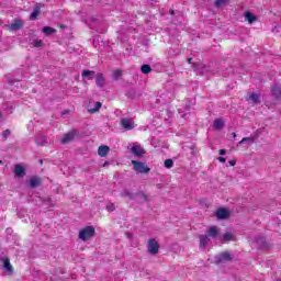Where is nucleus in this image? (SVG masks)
<instances>
[{
  "label": "nucleus",
  "mask_w": 281,
  "mask_h": 281,
  "mask_svg": "<svg viewBox=\"0 0 281 281\" xmlns=\"http://www.w3.org/2000/svg\"><path fill=\"white\" fill-rule=\"evenodd\" d=\"M81 76H82V78H89V76H95V71H93V70H83Z\"/></svg>",
  "instance_id": "obj_30"
},
{
  "label": "nucleus",
  "mask_w": 281,
  "mask_h": 281,
  "mask_svg": "<svg viewBox=\"0 0 281 281\" xmlns=\"http://www.w3.org/2000/svg\"><path fill=\"white\" fill-rule=\"evenodd\" d=\"M138 196H139L140 201H148L149 200L148 195H146V193H143V192L138 193Z\"/></svg>",
  "instance_id": "obj_36"
},
{
  "label": "nucleus",
  "mask_w": 281,
  "mask_h": 281,
  "mask_svg": "<svg viewBox=\"0 0 281 281\" xmlns=\"http://www.w3.org/2000/svg\"><path fill=\"white\" fill-rule=\"evenodd\" d=\"M90 80H93V77H89Z\"/></svg>",
  "instance_id": "obj_43"
},
{
  "label": "nucleus",
  "mask_w": 281,
  "mask_h": 281,
  "mask_svg": "<svg viewBox=\"0 0 281 281\" xmlns=\"http://www.w3.org/2000/svg\"><path fill=\"white\" fill-rule=\"evenodd\" d=\"M0 25H1V20H0Z\"/></svg>",
  "instance_id": "obj_45"
},
{
  "label": "nucleus",
  "mask_w": 281,
  "mask_h": 281,
  "mask_svg": "<svg viewBox=\"0 0 281 281\" xmlns=\"http://www.w3.org/2000/svg\"><path fill=\"white\" fill-rule=\"evenodd\" d=\"M171 14H175V11H171Z\"/></svg>",
  "instance_id": "obj_44"
},
{
  "label": "nucleus",
  "mask_w": 281,
  "mask_h": 281,
  "mask_svg": "<svg viewBox=\"0 0 281 281\" xmlns=\"http://www.w3.org/2000/svg\"><path fill=\"white\" fill-rule=\"evenodd\" d=\"M105 207H106L108 212H115L114 203H108Z\"/></svg>",
  "instance_id": "obj_32"
},
{
  "label": "nucleus",
  "mask_w": 281,
  "mask_h": 281,
  "mask_svg": "<svg viewBox=\"0 0 281 281\" xmlns=\"http://www.w3.org/2000/svg\"><path fill=\"white\" fill-rule=\"evenodd\" d=\"M9 135H12V132L10 130H5L2 132V137H3L4 142H5V139H8Z\"/></svg>",
  "instance_id": "obj_34"
},
{
  "label": "nucleus",
  "mask_w": 281,
  "mask_h": 281,
  "mask_svg": "<svg viewBox=\"0 0 281 281\" xmlns=\"http://www.w3.org/2000/svg\"><path fill=\"white\" fill-rule=\"evenodd\" d=\"M147 250L150 256H157L159 254V243L151 238L147 241Z\"/></svg>",
  "instance_id": "obj_3"
},
{
  "label": "nucleus",
  "mask_w": 281,
  "mask_h": 281,
  "mask_svg": "<svg viewBox=\"0 0 281 281\" xmlns=\"http://www.w3.org/2000/svg\"><path fill=\"white\" fill-rule=\"evenodd\" d=\"M210 237L207 234L201 235L200 236V249H205L207 245L210 244Z\"/></svg>",
  "instance_id": "obj_12"
},
{
  "label": "nucleus",
  "mask_w": 281,
  "mask_h": 281,
  "mask_svg": "<svg viewBox=\"0 0 281 281\" xmlns=\"http://www.w3.org/2000/svg\"><path fill=\"white\" fill-rule=\"evenodd\" d=\"M188 63H192V57H190V58L188 59Z\"/></svg>",
  "instance_id": "obj_41"
},
{
  "label": "nucleus",
  "mask_w": 281,
  "mask_h": 281,
  "mask_svg": "<svg viewBox=\"0 0 281 281\" xmlns=\"http://www.w3.org/2000/svg\"><path fill=\"white\" fill-rule=\"evenodd\" d=\"M216 217L220 220L229 218V212L226 209H220L216 211Z\"/></svg>",
  "instance_id": "obj_14"
},
{
  "label": "nucleus",
  "mask_w": 281,
  "mask_h": 281,
  "mask_svg": "<svg viewBox=\"0 0 281 281\" xmlns=\"http://www.w3.org/2000/svg\"><path fill=\"white\" fill-rule=\"evenodd\" d=\"M225 149H220V155H225Z\"/></svg>",
  "instance_id": "obj_39"
},
{
  "label": "nucleus",
  "mask_w": 281,
  "mask_h": 281,
  "mask_svg": "<svg viewBox=\"0 0 281 281\" xmlns=\"http://www.w3.org/2000/svg\"><path fill=\"white\" fill-rule=\"evenodd\" d=\"M224 3H227V0H215V8H221Z\"/></svg>",
  "instance_id": "obj_33"
},
{
  "label": "nucleus",
  "mask_w": 281,
  "mask_h": 281,
  "mask_svg": "<svg viewBox=\"0 0 281 281\" xmlns=\"http://www.w3.org/2000/svg\"><path fill=\"white\" fill-rule=\"evenodd\" d=\"M42 32L49 36V34H56V29H53L50 26H44Z\"/></svg>",
  "instance_id": "obj_26"
},
{
  "label": "nucleus",
  "mask_w": 281,
  "mask_h": 281,
  "mask_svg": "<svg viewBox=\"0 0 281 281\" xmlns=\"http://www.w3.org/2000/svg\"><path fill=\"white\" fill-rule=\"evenodd\" d=\"M106 166H109V161H105V162L103 164V168H106Z\"/></svg>",
  "instance_id": "obj_40"
},
{
  "label": "nucleus",
  "mask_w": 281,
  "mask_h": 281,
  "mask_svg": "<svg viewBox=\"0 0 281 281\" xmlns=\"http://www.w3.org/2000/svg\"><path fill=\"white\" fill-rule=\"evenodd\" d=\"M233 257L229 252H222L215 257L216 265H223V262H232Z\"/></svg>",
  "instance_id": "obj_4"
},
{
  "label": "nucleus",
  "mask_w": 281,
  "mask_h": 281,
  "mask_svg": "<svg viewBox=\"0 0 281 281\" xmlns=\"http://www.w3.org/2000/svg\"><path fill=\"white\" fill-rule=\"evenodd\" d=\"M41 186V179L38 178H31L30 180V188H38Z\"/></svg>",
  "instance_id": "obj_25"
},
{
  "label": "nucleus",
  "mask_w": 281,
  "mask_h": 281,
  "mask_svg": "<svg viewBox=\"0 0 281 281\" xmlns=\"http://www.w3.org/2000/svg\"><path fill=\"white\" fill-rule=\"evenodd\" d=\"M140 71L142 74L148 75L150 71H153V68H150V65L145 64L140 67Z\"/></svg>",
  "instance_id": "obj_28"
},
{
  "label": "nucleus",
  "mask_w": 281,
  "mask_h": 281,
  "mask_svg": "<svg viewBox=\"0 0 281 281\" xmlns=\"http://www.w3.org/2000/svg\"><path fill=\"white\" fill-rule=\"evenodd\" d=\"M218 161H221V164H225V161H227V159L225 157H218Z\"/></svg>",
  "instance_id": "obj_37"
},
{
  "label": "nucleus",
  "mask_w": 281,
  "mask_h": 281,
  "mask_svg": "<svg viewBox=\"0 0 281 281\" xmlns=\"http://www.w3.org/2000/svg\"><path fill=\"white\" fill-rule=\"evenodd\" d=\"M1 262L2 269L8 273V276H12V273H14V269L12 268V263H10V259L4 257L1 259Z\"/></svg>",
  "instance_id": "obj_7"
},
{
  "label": "nucleus",
  "mask_w": 281,
  "mask_h": 281,
  "mask_svg": "<svg viewBox=\"0 0 281 281\" xmlns=\"http://www.w3.org/2000/svg\"><path fill=\"white\" fill-rule=\"evenodd\" d=\"M246 100L247 102H251V104H260V95L256 92H250Z\"/></svg>",
  "instance_id": "obj_11"
},
{
  "label": "nucleus",
  "mask_w": 281,
  "mask_h": 281,
  "mask_svg": "<svg viewBox=\"0 0 281 281\" xmlns=\"http://www.w3.org/2000/svg\"><path fill=\"white\" fill-rule=\"evenodd\" d=\"M229 240H234V234L225 233L223 236H220L221 243H229Z\"/></svg>",
  "instance_id": "obj_17"
},
{
  "label": "nucleus",
  "mask_w": 281,
  "mask_h": 281,
  "mask_svg": "<svg viewBox=\"0 0 281 281\" xmlns=\"http://www.w3.org/2000/svg\"><path fill=\"white\" fill-rule=\"evenodd\" d=\"M132 166H134L135 172L140 175H148V172H150V168L146 166V162L132 160Z\"/></svg>",
  "instance_id": "obj_2"
},
{
  "label": "nucleus",
  "mask_w": 281,
  "mask_h": 281,
  "mask_svg": "<svg viewBox=\"0 0 281 281\" xmlns=\"http://www.w3.org/2000/svg\"><path fill=\"white\" fill-rule=\"evenodd\" d=\"M95 82H97V87H104V75L102 74H97V77H95Z\"/></svg>",
  "instance_id": "obj_21"
},
{
  "label": "nucleus",
  "mask_w": 281,
  "mask_h": 281,
  "mask_svg": "<svg viewBox=\"0 0 281 281\" xmlns=\"http://www.w3.org/2000/svg\"><path fill=\"white\" fill-rule=\"evenodd\" d=\"M172 166H175V161H172V159L165 160V168H172Z\"/></svg>",
  "instance_id": "obj_31"
},
{
  "label": "nucleus",
  "mask_w": 281,
  "mask_h": 281,
  "mask_svg": "<svg viewBox=\"0 0 281 281\" xmlns=\"http://www.w3.org/2000/svg\"><path fill=\"white\" fill-rule=\"evenodd\" d=\"M95 236V228L93 226H87L79 232V239L87 241L91 240Z\"/></svg>",
  "instance_id": "obj_1"
},
{
  "label": "nucleus",
  "mask_w": 281,
  "mask_h": 281,
  "mask_svg": "<svg viewBox=\"0 0 281 281\" xmlns=\"http://www.w3.org/2000/svg\"><path fill=\"white\" fill-rule=\"evenodd\" d=\"M206 235L209 238H213V239L218 238V240H221V231L217 228V226L209 227Z\"/></svg>",
  "instance_id": "obj_6"
},
{
  "label": "nucleus",
  "mask_w": 281,
  "mask_h": 281,
  "mask_svg": "<svg viewBox=\"0 0 281 281\" xmlns=\"http://www.w3.org/2000/svg\"><path fill=\"white\" fill-rule=\"evenodd\" d=\"M112 78H113V80H120V78H122V71L120 69L113 70Z\"/></svg>",
  "instance_id": "obj_29"
},
{
  "label": "nucleus",
  "mask_w": 281,
  "mask_h": 281,
  "mask_svg": "<svg viewBox=\"0 0 281 281\" xmlns=\"http://www.w3.org/2000/svg\"><path fill=\"white\" fill-rule=\"evenodd\" d=\"M271 91H272V94L276 95V98H281V86L279 85L272 86Z\"/></svg>",
  "instance_id": "obj_23"
},
{
  "label": "nucleus",
  "mask_w": 281,
  "mask_h": 281,
  "mask_svg": "<svg viewBox=\"0 0 281 281\" xmlns=\"http://www.w3.org/2000/svg\"><path fill=\"white\" fill-rule=\"evenodd\" d=\"M35 142L37 146H45V144H47V137H45L44 135H38Z\"/></svg>",
  "instance_id": "obj_22"
},
{
  "label": "nucleus",
  "mask_w": 281,
  "mask_h": 281,
  "mask_svg": "<svg viewBox=\"0 0 281 281\" xmlns=\"http://www.w3.org/2000/svg\"><path fill=\"white\" fill-rule=\"evenodd\" d=\"M131 153L135 155V157H142L143 155H146V150H144V147L139 144H133L131 147Z\"/></svg>",
  "instance_id": "obj_8"
},
{
  "label": "nucleus",
  "mask_w": 281,
  "mask_h": 281,
  "mask_svg": "<svg viewBox=\"0 0 281 281\" xmlns=\"http://www.w3.org/2000/svg\"><path fill=\"white\" fill-rule=\"evenodd\" d=\"M228 164L229 166H236V160H229Z\"/></svg>",
  "instance_id": "obj_38"
},
{
  "label": "nucleus",
  "mask_w": 281,
  "mask_h": 281,
  "mask_svg": "<svg viewBox=\"0 0 281 281\" xmlns=\"http://www.w3.org/2000/svg\"><path fill=\"white\" fill-rule=\"evenodd\" d=\"M223 126H225V122L223 121V119H217L213 123V128H215V131H221Z\"/></svg>",
  "instance_id": "obj_19"
},
{
  "label": "nucleus",
  "mask_w": 281,
  "mask_h": 281,
  "mask_svg": "<svg viewBox=\"0 0 281 281\" xmlns=\"http://www.w3.org/2000/svg\"><path fill=\"white\" fill-rule=\"evenodd\" d=\"M41 14V4H36L31 13V21H35L36 16Z\"/></svg>",
  "instance_id": "obj_20"
},
{
  "label": "nucleus",
  "mask_w": 281,
  "mask_h": 281,
  "mask_svg": "<svg viewBox=\"0 0 281 281\" xmlns=\"http://www.w3.org/2000/svg\"><path fill=\"white\" fill-rule=\"evenodd\" d=\"M247 142L248 146H254V143L256 142V137L250 136V137H244L239 144H245Z\"/></svg>",
  "instance_id": "obj_24"
},
{
  "label": "nucleus",
  "mask_w": 281,
  "mask_h": 281,
  "mask_svg": "<svg viewBox=\"0 0 281 281\" xmlns=\"http://www.w3.org/2000/svg\"><path fill=\"white\" fill-rule=\"evenodd\" d=\"M110 150H111V148H109V146L102 145L98 149V155H99V157H106V155H109Z\"/></svg>",
  "instance_id": "obj_15"
},
{
  "label": "nucleus",
  "mask_w": 281,
  "mask_h": 281,
  "mask_svg": "<svg viewBox=\"0 0 281 281\" xmlns=\"http://www.w3.org/2000/svg\"><path fill=\"white\" fill-rule=\"evenodd\" d=\"M14 173L15 177L23 178L25 177V168H23L21 165H15Z\"/></svg>",
  "instance_id": "obj_16"
},
{
  "label": "nucleus",
  "mask_w": 281,
  "mask_h": 281,
  "mask_svg": "<svg viewBox=\"0 0 281 281\" xmlns=\"http://www.w3.org/2000/svg\"><path fill=\"white\" fill-rule=\"evenodd\" d=\"M233 137H236V133H233Z\"/></svg>",
  "instance_id": "obj_42"
},
{
  "label": "nucleus",
  "mask_w": 281,
  "mask_h": 281,
  "mask_svg": "<svg viewBox=\"0 0 281 281\" xmlns=\"http://www.w3.org/2000/svg\"><path fill=\"white\" fill-rule=\"evenodd\" d=\"M121 126L125 128V131H133V128H135V122H133V119H122Z\"/></svg>",
  "instance_id": "obj_9"
},
{
  "label": "nucleus",
  "mask_w": 281,
  "mask_h": 281,
  "mask_svg": "<svg viewBox=\"0 0 281 281\" xmlns=\"http://www.w3.org/2000/svg\"><path fill=\"white\" fill-rule=\"evenodd\" d=\"M74 137H76V132H69L61 138V144H69V142H74Z\"/></svg>",
  "instance_id": "obj_13"
},
{
  "label": "nucleus",
  "mask_w": 281,
  "mask_h": 281,
  "mask_svg": "<svg viewBox=\"0 0 281 281\" xmlns=\"http://www.w3.org/2000/svg\"><path fill=\"white\" fill-rule=\"evenodd\" d=\"M21 27H23V20H14L13 23H11L9 26H8V30L10 32H16L19 30H21Z\"/></svg>",
  "instance_id": "obj_10"
},
{
  "label": "nucleus",
  "mask_w": 281,
  "mask_h": 281,
  "mask_svg": "<svg viewBox=\"0 0 281 281\" xmlns=\"http://www.w3.org/2000/svg\"><path fill=\"white\" fill-rule=\"evenodd\" d=\"M121 196L127 198L131 200L135 199V194H133L131 191H128L126 189L121 192Z\"/></svg>",
  "instance_id": "obj_27"
},
{
  "label": "nucleus",
  "mask_w": 281,
  "mask_h": 281,
  "mask_svg": "<svg viewBox=\"0 0 281 281\" xmlns=\"http://www.w3.org/2000/svg\"><path fill=\"white\" fill-rule=\"evenodd\" d=\"M33 45L35 47H43V40H34Z\"/></svg>",
  "instance_id": "obj_35"
},
{
  "label": "nucleus",
  "mask_w": 281,
  "mask_h": 281,
  "mask_svg": "<svg viewBox=\"0 0 281 281\" xmlns=\"http://www.w3.org/2000/svg\"><path fill=\"white\" fill-rule=\"evenodd\" d=\"M100 109H102V103L100 101L98 102L90 101L87 105L88 113H98Z\"/></svg>",
  "instance_id": "obj_5"
},
{
  "label": "nucleus",
  "mask_w": 281,
  "mask_h": 281,
  "mask_svg": "<svg viewBox=\"0 0 281 281\" xmlns=\"http://www.w3.org/2000/svg\"><path fill=\"white\" fill-rule=\"evenodd\" d=\"M246 21H248V23H255V21H258V18L254 14H251V12L246 11L244 14Z\"/></svg>",
  "instance_id": "obj_18"
}]
</instances>
